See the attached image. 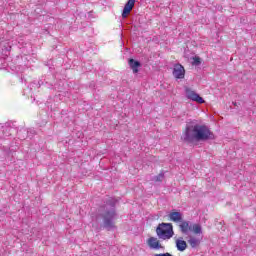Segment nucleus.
Returning <instances> with one entry per match:
<instances>
[{
    "label": "nucleus",
    "instance_id": "nucleus-9",
    "mask_svg": "<svg viewBox=\"0 0 256 256\" xmlns=\"http://www.w3.org/2000/svg\"><path fill=\"white\" fill-rule=\"evenodd\" d=\"M187 241L192 249H195L201 245V238L197 236L189 235Z\"/></svg>",
    "mask_w": 256,
    "mask_h": 256
},
{
    "label": "nucleus",
    "instance_id": "nucleus-1",
    "mask_svg": "<svg viewBox=\"0 0 256 256\" xmlns=\"http://www.w3.org/2000/svg\"><path fill=\"white\" fill-rule=\"evenodd\" d=\"M183 139L186 143H193L195 141H209V139H215V136L207 125L192 123L186 126Z\"/></svg>",
    "mask_w": 256,
    "mask_h": 256
},
{
    "label": "nucleus",
    "instance_id": "nucleus-6",
    "mask_svg": "<svg viewBox=\"0 0 256 256\" xmlns=\"http://www.w3.org/2000/svg\"><path fill=\"white\" fill-rule=\"evenodd\" d=\"M173 75L176 79H185V68L181 64H176L173 69Z\"/></svg>",
    "mask_w": 256,
    "mask_h": 256
},
{
    "label": "nucleus",
    "instance_id": "nucleus-8",
    "mask_svg": "<svg viewBox=\"0 0 256 256\" xmlns=\"http://www.w3.org/2000/svg\"><path fill=\"white\" fill-rule=\"evenodd\" d=\"M147 245L148 247H150V249H163V245H161V242L159 241V239L155 238V237H150L147 240Z\"/></svg>",
    "mask_w": 256,
    "mask_h": 256
},
{
    "label": "nucleus",
    "instance_id": "nucleus-14",
    "mask_svg": "<svg viewBox=\"0 0 256 256\" xmlns=\"http://www.w3.org/2000/svg\"><path fill=\"white\" fill-rule=\"evenodd\" d=\"M163 177L164 175L163 174H159L158 176H156V181H163Z\"/></svg>",
    "mask_w": 256,
    "mask_h": 256
},
{
    "label": "nucleus",
    "instance_id": "nucleus-11",
    "mask_svg": "<svg viewBox=\"0 0 256 256\" xmlns=\"http://www.w3.org/2000/svg\"><path fill=\"white\" fill-rule=\"evenodd\" d=\"M177 251H185L187 249V242L183 240V237H179L175 240Z\"/></svg>",
    "mask_w": 256,
    "mask_h": 256
},
{
    "label": "nucleus",
    "instance_id": "nucleus-12",
    "mask_svg": "<svg viewBox=\"0 0 256 256\" xmlns=\"http://www.w3.org/2000/svg\"><path fill=\"white\" fill-rule=\"evenodd\" d=\"M193 65H201V58L194 57L193 58Z\"/></svg>",
    "mask_w": 256,
    "mask_h": 256
},
{
    "label": "nucleus",
    "instance_id": "nucleus-10",
    "mask_svg": "<svg viewBox=\"0 0 256 256\" xmlns=\"http://www.w3.org/2000/svg\"><path fill=\"white\" fill-rule=\"evenodd\" d=\"M128 65L132 69L133 73H139V67H141V62L131 58L128 60Z\"/></svg>",
    "mask_w": 256,
    "mask_h": 256
},
{
    "label": "nucleus",
    "instance_id": "nucleus-13",
    "mask_svg": "<svg viewBox=\"0 0 256 256\" xmlns=\"http://www.w3.org/2000/svg\"><path fill=\"white\" fill-rule=\"evenodd\" d=\"M154 256H173V255L169 252H166V253H162V254H155Z\"/></svg>",
    "mask_w": 256,
    "mask_h": 256
},
{
    "label": "nucleus",
    "instance_id": "nucleus-4",
    "mask_svg": "<svg viewBox=\"0 0 256 256\" xmlns=\"http://www.w3.org/2000/svg\"><path fill=\"white\" fill-rule=\"evenodd\" d=\"M156 235L163 241H169V239L175 235V231H173V224L165 222L160 223L156 228Z\"/></svg>",
    "mask_w": 256,
    "mask_h": 256
},
{
    "label": "nucleus",
    "instance_id": "nucleus-2",
    "mask_svg": "<svg viewBox=\"0 0 256 256\" xmlns=\"http://www.w3.org/2000/svg\"><path fill=\"white\" fill-rule=\"evenodd\" d=\"M168 219L173 223H179L178 227L183 235H189L191 232L194 233V235H201V233H203L201 224H193L190 221L183 220V213L180 211L172 210L168 214Z\"/></svg>",
    "mask_w": 256,
    "mask_h": 256
},
{
    "label": "nucleus",
    "instance_id": "nucleus-7",
    "mask_svg": "<svg viewBox=\"0 0 256 256\" xmlns=\"http://www.w3.org/2000/svg\"><path fill=\"white\" fill-rule=\"evenodd\" d=\"M133 7H135V0H128L122 12L123 19H127L131 11H133Z\"/></svg>",
    "mask_w": 256,
    "mask_h": 256
},
{
    "label": "nucleus",
    "instance_id": "nucleus-3",
    "mask_svg": "<svg viewBox=\"0 0 256 256\" xmlns=\"http://www.w3.org/2000/svg\"><path fill=\"white\" fill-rule=\"evenodd\" d=\"M101 217L103 219L105 229L111 231L115 229V219H117V212H115V200L110 198L104 207L101 208Z\"/></svg>",
    "mask_w": 256,
    "mask_h": 256
},
{
    "label": "nucleus",
    "instance_id": "nucleus-5",
    "mask_svg": "<svg viewBox=\"0 0 256 256\" xmlns=\"http://www.w3.org/2000/svg\"><path fill=\"white\" fill-rule=\"evenodd\" d=\"M185 93L187 99H190V101H194L195 103H199L200 105H202V103H205L203 97H200L199 94L195 92L193 89L185 88Z\"/></svg>",
    "mask_w": 256,
    "mask_h": 256
}]
</instances>
